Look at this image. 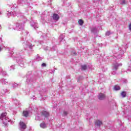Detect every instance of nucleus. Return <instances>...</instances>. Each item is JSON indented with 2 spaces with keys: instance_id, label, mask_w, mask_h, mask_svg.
Returning <instances> with one entry per match:
<instances>
[{
  "instance_id": "26",
  "label": "nucleus",
  "mask_w": 131,
  "mask_h": 131,
  "mask_svg": "<svg viewBox=\"0 0 131 131\" xmlns=\"http://www.w3.org/2000/svg\"><path fill=\"white\" fill-rule=\"evenodd\" d=\"M14 68H15V66H12L10 68V70H12V69H14Z\"/></svg>"
},
{
  "instance_id": "27",
  "label": "nucleus",
  "mask_w": 131,
  "mask_h": 131,
  "mask_svg": "<svg viewBox=\"0 0 131 131\" xmlns=\"http://www.w3.org/2000/svg\"><path fill=\"white\" fill-rule=\"evenodd\" d=\"M105 35H106L107 36H109V35H110V32H107L105 33Z\"/></svg>"
},
{
  "instance_id": "37",
  "label": "nucleus",
  "mask_w": 131,
  "mask_h": 131,
  "mask_svg": "<svg viewBox=\"0 0 131 131\" xmlns=\"http://www.w3.org/2000/svg\"><path fill=\"white\" fill-rule=\"evenodd\" d=\"M18 64H20V61H18Z\"/></svg>"
},
{
  "instance_id": "34",
  "label": "nucleus",
  "mask_w": 131,
  "mask_h": 131,
  "mask_svg": "<svg viewBox=\"0 0 131 131\" xmlns=\"http://www.w3.org/2000/svg\"><path fill=\"white\" fill-rule=\"evenodd\" d=\"M2 51V48L0 47V52Z\"/></svg>"
},
{
  "instance_id": "9",
  "label": "nucleus",
  "mask_w": 131,
  "mask_h": 131,
  "mask_svg": "<svg viewBox=\"0 0 131 131\" xmlns=\"http://www.w3.org/2000/svg\"><path fill=\"white\" fill-rule=\"evenodd\" d=\"M95 125H97V126H100V125H102L103 122L100 120H97L95 121Z\"/></svg>"
},
{
  "instance_id": "39",
  "label": "nucleus",
  "mask_w": 131,
  "mask_h": 131,
  "mask_svg": "<svg viewBox=\"0 0 131 131\" xmlns=\"http://www.w3.org/2000/svg\"><path fill=\"white\" fill-rule=\"evenodd\" d=\"M11 54L12 55H13V52H11Z\"/></svg>"
},
{
  "instance_id": "35",
  "label": "nucleus",
  "mask_w": 131,
  "mask_h": 131,
  "mask_svg": "<svg viewBox=\"0 0 131 131\" xmlns=\"http://www.w3.org/2000/svg\"><path fill=\"white\" fill-rule=\"evenodd\" d=\"M4 72V74H7V73H6V72Z\"/></svg>"
},
{
  "instance_id": "10",
  "label": "nucleus",
  "mask_w": 131,
  "mask_h": 131,
  "mask_svg": "<svg viewBox=\"0 0 131 131\" xmlns=\"http://www.w3.org/2000/svg\"><path fill=\"white\" fill-rule=\"evenodd\" d=\"M31 26L32 27H34V28L35 29H36V28H38V27H37V23H34V21H31Z\"/></svg>"
},
{
  "instance_id": "33",
  "label": "nucleus",
  "mask_w": 131,
  "mask_h": 131,
  "mask_svg": "<svg viewBox=\"0 0 131 131\" xmlns=\"http://www.w3.org/2000/svg\"><path fill=\"white\" fill-rule=\"evenodd\" d=\"M19 66H21V67H22V66H23V64H21V65L19 64Z\"/></svg>"
},
{
  "instance_id": "8",
  "label": "nucleus",
  "mask_w": 131,
  "mask_h": 131,
  "mask_svg": "<svg viewBox=\"0 0 131 131\" xmlns=\"http://www.w3.org/2000/svg\"><path fill=\"white\" fill-rule=\"evenodd\" d=\"M98 98L99 100H104V99L106 98V96H105V94L103 93H100L98 95Z\"/></svg>"
},
{
  "instance_id": "41",
  "label": "nucleus",
  "mask_w": 131,
  "mask_h": 131,
  "mask_svg": "<svg viewBox=\"0 0 131 131\" xmlns=\"http://www.w3.org/2000/svg\"><path fill=\"white\" fill-rule=\"evenodd\" d=\"M129 71H130V70H129Z\"/></svg>"
},
{
  "instance_id": "21",
  "label": "nucleus",
  "mask_w": 131,
  "mask_h": 131,
  "mask_svg": "<svg viewBox=\"0 0 131 131\" xmlns=\"http://www.w3.org/2000/svg\"><path fill=\"white\" fill-rule=\"evenodd\" d=\"M64 37H65V36L64 35H61L59 36V39L60 41H62L63 39H64Z\"/></svg>"
},
{
  "instance_id": "29",
  "label": "nucleus",
  "mask_w": 131,
  "mask_h": 131,
  "mask_svg": "<svg viewBox=\"0 0 131 131\" xmlns=\"http://www.w3.org/2000/svg\"><path fill=\"white\" fill-rule=\"evenodd\" d=\"M37 43H39L40 45H41V41H38L36 42V44L37 45Z\"/></svg>"
},
{
  "instance_id": "6",
  "label": "nucleus",
  "mask_w": 131,
  "mask_h": 131,
  "mask_svg": "<svg viewBox=\"0 0 131 131\" xmlns=\"http://www.w3.org/2000/svg\"><path fill=\"white\" fill-rule=\"evenodd\" d=\"M19 125L20 130H23L26 128V124L24 122H20Z\"/></svg>"
},
{
  "instance_id": "12",
  "label": "nucleus",
  "mask_w": 131,
  "mask_h": 131,
  "mask_svg": "<svg viewBox=\"0 0 131 131\" xmlns=\"http://www.w3.org/2000/svg\"><path fill=\"white\" fill-rule=\"evenodd\" d=\"M24 45H25L26 46H28L30 49H32V47H34V46H33L32 45L29 44L28 42H24Z\"/></svg>"
},
{
  "instance_id": "1",
  "label": "nucleus",
  "mask_w": 131,
  "mask_h": 131,
  "mask_svg": "<svg viewBox=\"0 0 131 131\" xmlns=\"http://www.w3.org/2000/svg\"><path fill=\"white\" fill-rule=\"evenodd\" d=\"M0 120H2L4 124H7V122H9V118L7 116V113H4L1 114Z\"/></svg>"
},
{
  "instance_id": "40",
  "label": "nucleus",
  "mask_w": 131,
  "mask_h": 131,
  "mask_svg": "<svg viewBox=\"0 0 131 131\" xmlns=\"http://www.w3.org/2000/svg\"><path fill=\"white\" fill-rule=\"evenodd\" d=\"M127 82V81L126 80V82Z\"/></svg>"
},
{
  "instance_id": "18",
  "label": "nucleus",
  "mask_w": 131,
  "mask_h": 131,
  "mask_svg": "<svg viewBox=\"0 0 131 131\" xmlns=\"http://www.w3.org/2000/svg\"><path fill=\"white\" fill-rule=\"evenodd\" d=\"M78 23L79 25H80V26H82V25H83V20H82V19H79L78 21Z\"/></svg>"
},
{
  "instance_id": "32",
  "label": "nucleus",
  "mask_w": 131,
  "mask_h": 131,
  "mask_svg": "<svg viewBox=\"0 0 131 131\" xmlns=\"http://www.w3.org/2000/svg\"><path fill=\"white\" fill-rule=\"evenodd\" d=\"M38 60H39V57L37 58V60L38 61Z\"/></svg>"
},
{
  "instance_id": "22",
  "label": "nucleus",
  "mask_w": 131,
  "mask_h": 131,
  "mask_svg": "<svg viewBox=\"0 0 131 131\" xmlns=\"http://www.w3.org/2000/svg\"><path fill=\"white\" fill-rule=\"evenodd\" d=\"M86 65H83V66H81V69L82 70H86Z\"/></svg>"
},
{
  "instance_id": "28",
  "label": "nucleus",
  "mask_w": 131,
  "mask_h": 131,
  "mask_svg": "<svg viewBox=\"0 0 131 131\" xmlns=\"http://www.w3.org/2000/svg\"><path fill=\"white\" fill-rule=\"evenodd\" d=\"M41 66H42V67H46V64L45 63H42Z\"/></svg>"
},
{
  "instance_id": "36",
  "label": "nucleus",
  "mask_w": 131,
  "mask_h": 131,
  "mask_svg": "<svg viewBox=\"0 0 131 131\" xmlns=\"http://www.w3.org/2000/svg\"><path fill=\"white\" fill-rule=\"evenodd\" d=\"M0 15H2V11H0Z\"/></svg>"
},
{
  "instance_id": "4",
  "label": "nucleus",
  "mask_w": 131,
  "mask_h": 131,
  "mask_svg": "<svg viewBox=\"0 0 131 131\" xmlns=\"http://www.w3.org/2000/svg\"><path fill=\"white\" fill-rule=\"evenodd\" d=\"M11 15H13V16H17L18 18H23V16H22V14L19 13V14H16L15 12H10V11L7 12V15L8 16H11Z\"/></svg>"
},
{
  "instance_id": "38",
  "label": "nucleus",
  "mask_w": 131,
  "mask_h": 131,
  "mask_svg": "<svg viewBox=\"0 0 131 131\" xmlns=\"http://www.w3.org/2000/svg\"><path fill=\"white\" fill-rule=\"evenodd\" d=\"M1 28H2V26L0 25V29H1Z\"/></svg>"
},
{
  "instance_id": "16",
  "label": "nucleus",
  "mask_w": 131,
  "mask_h": 131,
  "mask_svg": "<svg viewBox=\"0 0 131 131\" xmlns=\"http://www.w3.org/2000/svg\"><path fill=\"white\" fill-rule=\"evenodd\" d=\"M114 90L115 91H119V90H120V87L119 85H116L114 86Z\"/></svg>"
},
{
  "instance_id": "19",
  "label": "nucleus",
  "mask_w": 131,
  "mask_h": 131,
  "mask_svg": "<svg viewBox=\"0 0 131 131\" xmlns=\"http://www.w3.org/2000/svg\"><path fill=\"white\" fill-rule=\"evenodd\" d=\"M1 81L2 83H4V84H6V83H8V81L5 79H1Z\"/></svg>"
},
{
  "instance_id": "3",
  "label": "nucleus",
  "mask_w": 131,
  "mask_h": 131,
  "mask_svg": "<svg viewBox=\"0 0 131 131\" xmlns=\"http://www.w3.org/2000/svg\"><path fill=\"white\" fill-rule=\"evenodd\" d=\"M24 27V25L22 24V23L17 22L16 24V28L15 30H19V31H21V30H23V28Z\"/></svg>"
},
{
  "instance_id": "11",
  "label": "nucleus",
  "mask_w": 131,
  "mask_h": 131,
  "mask_svg": "<svg viewBox=\"0 0 131 131\" xmlns=\"http://www.w3.org/2000/svg\"><path fill=\"white\" fill-rule=\"evenodd\" d=\"M40 126L41 128H47V124L45 122L41 123L40 124Z\"/></svg>"
},
{
  "instance_id": "24",
  "label": "nucleus",
  "mask_w": 131,
  "mask_h": 131,
  "mask_svg": "<svg viewBox=\"0 0 131 131\" xmlns=\"http://www.w3.org/2000/svg\"><path fill=\"white\" fill-rule=\"evenodd\" d=\"M7 92H8V90L7 89H4L3 90H2V94H6V93H7Z\"/></svg>"
},
{
  "instance_id": "5",
  "label": "nucleus",
  "mask_w": 131,
  "mask_h": 131,
  "mask_svg": "<svg viewBox=\"0 0 131 131\" xmlns=\"http://www.w3.org/2000/svg\"><path fill=\"white\" fill-rule=\"evenodd\" d=\"M49 115L50 114L47 111H43L41 112V116L42 117H49Z\"/></svg>"
},
{
  "instance_id": "25",
  "label": "nucleus",
  "mask_w": 131,
  "mask_h": 131,
  "mask_svg": "<svg viewBox=\"0 0 131 131\" xmlns=\"http://www.w3.org/2000/svg\"><path fill=\"white\" fill-rule=\"evenodd\" d=\"M125 4H126L125 0H122L121 3V5H125Z\"/></svg>"
},
{
  "instance_id": "23",
  "label": "nucleus",
  "mask_w": 131,
  "mask_h": 131,
  "mask_svg": "<svg viewBox=\"0 0 131 131\" xmlns=\"http://www.w3.org/2000/svg\"><path fill=\"white\" fill-rule=\"evenodd\" d=\"M29 32L25 30H23V35H27L28 34Z\"/></svg>"
},
{
  "instance_id": "14",
  "label": "nucleus",
  "mask_w": 131,
  "mask_h": 131,
  "mask_svg": "<svg viewBox=\"0 0 131 131\" xmlns=\"http://www.w3.org/2000/svg\"><path fill=\"white\" fill-rule=\"evenodd\" d=\"M91 31L93 33H96V32H97V31H98V30L97 29V28L94 27V28H92L91 29Z\"/></svg>"
},
{
  "instance_id": "17",
  "label": "nucleus",
  "mask_w": 131,
  "mask_h": 131,
  "mask_svg": "<svg viewBox=\"0 0 131 131\" xmlns=\"http://www.w3.org/2000/svg\"><path fill=\"white\" fill-rule=\"evenodd\" d=\"M12 86L13 89H16V88H18V86H19V85L17 83H14L12 84Z\"/></svg>"
},
{
  "instance_id": "2",
  "label": "nucleus",
  "mask_w": 131,
  "mask_h": 131,
  "mask_svg": "<svg viewBox=\"0 0 131 131\" xmlns=\"http://www.w3.org/2000/svg\"><path fill=\"white\" fill-rule=\"evenodd\" d=\"M122 64L120 63L119 64L117 62H115V63H113V72H112V74H115L116 70H117V69H118V67H119V66H122Z\"/></svg>"
},
{
  "instance_id": "7",
  "label": "nucleus",
  "mask_w": 131,
  "mask_h": 131,
  "mask_svg": "<svg viewBox=\"0 0 131 131\" xmlns=\"http://www.w3.org/2000/svg\"><path fill=\"white\" fill-rule=\"evenodd\" d=\"M52 18L53 20H54V21H58V20L60 19V16H59V15H58V14L54 13L52 16Z\"/></svg>"
},
{
  "instance_id": "30",
  "label": "nucleus",
  "mask_w": 131,
  "mask_h": 131,
  "mask_svg": "<svg viewBox=\"0 0 131 131\" xmlns=\"http://www.w3.org/2000/svg\"><path fill=\"white\" fill-rule=\"evenodd\" d=\"M63 114H64V115H67V114H68V113H67V112H63Z\"/></svg>"
},
{
  "instance_id": "15",
  "label": "nucleus",
  "mask_w": 131,
  "mask_h": 131,
  "mask_svg": "<svg viewBox=\"0 0 131 131\" xmlns=\"http://www.w3.org/2000/svg\"><path fill=\"white\" fill-rule=\"evenodd\" d=\"M121 96L122 97V98H125V97H126V92L123 91L121 93Z\"/></svg>"
},
{
  "instance_id": "31",
  "label": "nucleus",
  "mask_w": 131,
  "mask_h": 131,
  "mask_svg": "<svg viewBox=\"0 0 131 131\" xmlns=\"http://www.w3.org/2000/svg\"><path fill=\"white\" fill-rule=\"evenodd\" d=\"M73 55H74V56H75V55H76V52H73L72 53Z\"/></svg>"
},
{
  "instance_id": "13",
  "label": "nucleus",
  "mask_w": 131,
  "mask_h": 131,
  "mask_svg": "<svg viewBox=\"0 0 131 131\" xmlns=\"http://www.w3.org/2000/svg\"><path fill=\"white\" fill-rule=\"evenodd\" d=\"M23 114L24 116H25V117H27V116H28V114H29V113L27 111H24Z\"/></svg>"
},
{
  "instance_id": "20",
  "label": "nucleus",
  "mask_w": 131,
  "mask_h": 131,
  "mask_svg": "<svg viewBox=\"0 0 131 131\" xmlns=\"http://www.w3.org/2000/svg\"><path fill=\"white\" fill-rule=\"evenodd\" d=\"M18 4H21L22 5L25 4V1L23 0H18Z\"/></svg>"
}]
</instances>
